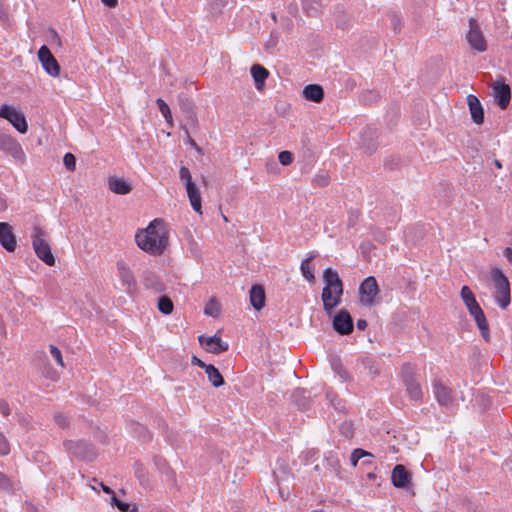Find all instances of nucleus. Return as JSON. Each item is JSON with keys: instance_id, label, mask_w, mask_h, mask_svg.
Instances as JSON below:
<instances>
[{"instance_id": "c03bdc74", "label": "nucleus", "mask_w": 512, "mask_h": 512, "mask_svg": "<svg viewBox=\"0 0 512 512\" xmlns=\"http://www.w3.org/2000/svg\"><path fill=\"white\" fill-rule=\"evenodd\" d=\"M55 421L57 422V424L61 427H65L67 424H68V419L65 415L63 414H57L55 415Z\"/></svg>"}, {"instance_id": "6e6d98bb", "label": "nucleus", "mask_w": 512, "mask_h": 512, "mask_svg": "<svg viewBox=\"0 0 512 512\" xmlns=\"http://www.w3.org/2000/svg\"><path fill=\"white\" fill-rule=\"evenodd\" d=\"M189 144L193 146L198 152H200V148L197 146L196 142L193 139L189 138Z\"/></svg>"}, {"instance_id": "bb28decb", "label": "nucleus", "mask_w": 512, "mask_h": 512, "mask_svg": "<svg viewBox=\"0 0 512 512\" xmlns=\"http://www.w3.org/2000/svg\"><path fill=\"white\" fill-rule=\"evenodd\" d=\"M466 40L471 49L477 52H484L487 49V42L483 34H466Z\"/></svg>"}, {"instance_id": "c9c22d12", "label": "nucleus", "mask_w": 512, "mask_h": 512, "mask_svg": "<svg viewBox=\"0 0 512 512\" xmlns=\"http://www.w3.org/2000/svg\"><path fill=\"white\" fill-rule=\"evenodd\" d=\"M179 177H180L181 181L184 183L185 187L191 186L192 184H194V182L192 181L191 173H190L189 169L185 166H182L180 168Z\"/></svg>"}, {"instance_id": "c756f323", "label": "nucleus", "mask_w": 512, "mask_h": 512, "mask_svg": "<svg viewBox=\"0 0 512 512\" xmlns=\"http://www.w3.org/2000/svg\"><path fill=\"white\" fill-rule=\"evenodd\" d=\"M156 104L168 126L173 127V117L168 104L162 98H158Z\"/></svg>"}, {"instance_id": "a878e982", "label": "nucleus", "mask_w": 512, "mask_h": 512, "mask_svg": "<svg viewBox=\"0 0 512 512\" xmlns=\"http://www.w3.org/2000/svg\"><path fill=\"white\" fill-rule=\"evenodd\" d=\"M303 12L311 17L318 16L322 11V0H301Z\"/></svg>"}, {"instance_id": "e2e57ef3", "label": "nucleus", "mask_w": 512, "mask_h": 512, "mask_svg": "<svg viewBox=\"0 0 512 512\" xmlns=\"http://www.w3.org/2000/svg\"><path fill=\"white\" fill-rule=\"evenodd\" d=\"M354 221H355V218H352V217H351V218L349 219V224H353V223H354Z\"/></svg>"}, {"instance_id": "79ce46f5", "label": "nucleus", "mask_w": 512, "mask_h": 512, "mask_svg": "<svg viewBox=\"0 0 512 512\" xmlns=\"http://www.w3.org/2000/svg\"><path fill=\"white\" fill-rule=\"evenodd\" d=\"M278 43V37L276 34H270L269 39L266 41L265 46L268 50H273Z\"/></svg>"}, {"instance_id": "f3484780", "label": "nucleus", "mask_w": 512, "mask_h": 512, "mask_svg": "<svg viewBox=\"0 0 512 512\" xmlns=\"http://www.w3.org/2000/svg\"><path fill=\"white\" fill-rule=\"evenodd\" d=\"M434 395L441 406H450L453 403L452 390L440 381L433 383Z\"/></svg>"}, {"instance_id": "8fccbe9b", "label": "nucleus", "mask_w": 512, "mask_h": 512, "mask_svg": "<svg viewBox=\"0 0 512 512\" xmlns=\"http://www.w3.org/2000/svg\"><path fill=\"white\" fill-rule=\"evenodd\" d=\"M7 208V203L2 194H0V212L4 211Z\"/></svg>"}, {"instance_id": "9b49d317", "label": "nucleus", "mask_w": 512, "mask_h": 512, "mask_svg": "<svg viewBox=\"0 0 512 512\" xmlns=\"http://www.w3.org/2000/svg\"><path fill=\"white\" fill-rule=\"evenodd\" d=\"M198 340L200 345L209 353L220 354L229 348V344L222 341L219 333L212 336L201 335Z\"/></svg>"}, {"instance_id": "b1692460", "label": "nucleus", "mask_w": 512, "mask_h": 512, "mask_svg": "<svg viewBox=\"0 0 512 512\" xmlns=\"http://www.w3.org/2000/svg\"><path fill=\"white\" fill-rule=\"evenodd\" d=\"M302 94L305 99L319 103L323 100L324 91L318 84H309L304 87Z\"/></svg>"}, {"instance_id": "e433bc0d", "label": "nucleus", "mask_w": 512, "mask_h": 512, "mask_svg": "<svg viewBox=\"0 0 512 512\" xmlns=\"http://www.w3.org/2000/svg\"><path fill=\"white\" fill-rule=\"evenodd\" d=\"M49 350H50V353H51L52 357L57 362V364L61 368H64L65 364H64V361H63V357H62L61 351L56 346H54V345H50L49 346Z\"/></svg>"}, {"instance_id": "393cba45", "label": "nucleus", "mask_w": 512, "mask_h": 512, "mask_svg": "<svg viewBox=\"0 0 512 512\" xmlns=\"http://www.w3.org/2000/svg\"><path fill=\"white\" fill-rule=\"evenodd\" d=\"M186 191L193 210L199 214H202V198L196 184L194 183L191 186H187Z\"/></svg>"}, {"instance_id": "ea45409f", "label": "nucleus", "mask_w": 512, "mask_h": 512, "mask_svg": "<svg viewBox=\"0 0 512 512\" xmlns=\"http://www.w3.org/2000/svg\"><path fill=\"white\" fill-rule=\"evenodd\" d=\"M0 488L6 491H10L13 488L10 478L2 472H0Z\"/></svg>"}, {"instance_id": "7c9ffc66", "label": "nucleus", "mask_w": 512, "mask_h": 512, "mask_svg": "<svg viewBox=\"0 0 512 512\" xmlns=\"http://www.w3.org/2000/svg\"><path fill=\"white\" fill-rule=\"evenodd\" d=\"M333 371L341 378L342 381H350L351 377L349 372L345 369L339 359H334L331 362Z\"/></svg>"}, {"instance_id": "2eb2a0df", "label": "nucleus", "mask_w": 512, "mask_h": 512, "mask_svg": "<svg viewBox=\"0 0 512 512\" xmlns=\"http://www.w3.org/2000/svg\"><path fill=\"white\" fill-rule=\"evenodd\" d=\"M333 328L339 334L346 335L353 330V321L347 311H340L333 319Z\"/></svg>"}, {"instance_id": "ddd939ff", "label": "nucleus", "mask_w": 512, "mask_h": 512, "mask_svg": "<svg viewBox=\"0 0 512 512\" xmlns=\"http://www.w3.org/2000/svg\"><path fill=\"white\" fill-rule=\"evenodd\" d=\"M117 270L122 285L125 287L128 294H133L136 291L137 284L133 272L124 261L117 262Z\"/></svg>"}, {"instance_id": "423d86ee", "label": "nucleus", "mask_w": 512, "mask_h": 512, "mask_svg": "<svg viewBox=\"0 0 512 512\" xmlns=\"http://www.w3.org/2000/svg\"><path fill=\"white\" fill-rule=\"evenodd\" d=\"M0 118L6 119L19 133L25 134L28 130L24 113L15 107L4 104L0 107Z\"/></svg>"}, {"instance_id": "1a4fd4ad", "label": "nucleus", "mask_w": 512, "mask_h": 512, "mask_svg": "<svg viewBox=\"0 0 512 512\" xmlns=\"http://www.w3.org/2000/svg\"><path fill=\"white\" fill-rule=\"evenodd\" d=\"M379 293V288L375 277H367L359 287V299L361 304L371 306Z\"/></svg>"}, {"instance_id": "0e129e2a", "label": "nucleus", "mask_w": 512, "mask_h": 512, "mask_svg": "<svg viewBox=\"0 0 512 512\" xmlns=\"http://www.w3.org/2000/svg\"><path fill=\"white\" fill-rule=\"evenodd\" d=\"M354 221H355V218H352V217H351V218L349 219V224H353V223H354Z\"/></svg>"}, {"instance_id": "052dcab7", "label": "nucleus", "mask_w": 512, "mask_h": 512, "mask_svg": "<svg viewBox=\"0 0 512 512\" xmlns=\"http://www.w3.org/2000/svg\"><path fill=\"white\" fill-rule=\"evenodd\" d=\"M47 377H49L50 379H56L57 378L55 374H51V375L48 374Z\"/></svg>"}, {"instance_id": "09e8293b", "label": "nucleus", "mask_w": 512, "mask_h": 512, "mask_svg": "<svg viewBox=\"0 0 512 512\" xmlns=\"http://www.w3.org/2000/svg\"><path fill=\"white\" fill-rule=\"evenodd\" d=\"M101 2L108 7H115L118 0H101Z\"/></svg>"}, {"instance_id": "6e6552de", "label": "nucleus", "mask_w": 512, "mask_h": 512, "mask_svg": "<svg viewBox=\"0 0 512 512\" xmlns=\"http://www.w3.org/2000/svg\"><path fill=\"white\" fill-rule=\"evenodd\" d=\"M403 383L406 386V390L413 400H420L423 396V391L420 384L416 381L412 367L409 364H405L401 370Z\"/></svg>"}, {"instance_id": "39448f33", "label": "nucleus", "mask_w": 512, "mask_h": 512, "mask_svg": "<svg viewBox=\"0 0 512 512\" xmlns=\"http://www.w3.org/2000/svg\"><path fill=\"white\" fill-rule=\"evenodd\" d=\"M33 249L45 264L53 266L55 264L54 255L51 252L50 245L47 242V235L40 227H34L31 235Z\"/></svg>"}, {"instance_id": "7ed1b4c3", "label": "nucleus", "mask_w": 512, "mask_h": 512, "mask_svg": "<svg viewBox=\"0 0 512 512\" xmlns=\"http://www.w3.org/2000/svg\"><path fill=\"white\" fill-rule=\"evenodd\" d=\"M460 294L470 315L474 317L475 322L478 328L480 329L483 337L486 338L488 335V323L483 310L481 309V307L479 306L478 302L475 299L473 292L468 286H463L461 288Z\"/></svg>"}, {"instance_id": "864d4df0", "label": "nucleus", "mask_w": 512, "mask_h": 512, "mask_svg": "<svg viewBox=\"0 0 512 512\" xmlns=\"http://www.w3.org/2000/svg\"><path fill=\"white\" fill-rule=\"evenodd\" d=\"M289 13L297 17V7L294 5H289L288 7Z\"/></svg>"}, {"instance_id": "f704fd0d", "label": "nucleus", "mask_w": 512, "mask_h": 512, "mask_svg": "<svg viewBox=\"0 0 512 512\" xmlns=\"http://www.w3.org/2000/svg\"><path fill=\"white\" fill-rule=\"evenodd\" d=\"M220 312L219 303L215 299L209 300V302L205 305L204 313L207 316L217 317Z\"/></svg>"}, {"instance_id": "a211bd4d", "label": "nucleus", "mask_w": 512, "mask_h": 512, "mask_svg": "<svg viewBox=\"0 0 512 512\" xmlns=\"http://www.w3.org/2000/svg\"><path fill=\"white\" fill-rule=\"evenodd\" d=\"M0 244L9 252L15 250L16 239L8 223H0Z\"/></svg>"}, {"instance_id": "603ef678", "label": "nucleus", "mask_w": 512, "mask_h": 512, "mask_svg": "<svg viewBox=\"0 0 512 512\" xmlns=\"http://www.w3.org/2000/svg\"><path fill=\"white\" fill-rule=\"evenodd\" d=\"M504 254L507 257L508 261L512 263V249L506 248Z\"/></svg>"}, {"instance_id": "473e14b6", "label": "nucleus", "mask_w": 512, "mask_h": 512, "mask_svg": "<svg viewBox=\"0 0 512 512\" xmlns=\"http://www.w3.org/2000/svg\"><path fill=\"white\" fill-rule=\"evenodd\" d=\"M224 7V0H212L209 2L207 9L211 16L214 18L222 12Z\"/></svg>"}, {"instance_id": "aec40b11", "label": "nucleus", "mask_w": 512, "mask_h": 512, "mask_svg": "<svg viewBox=\"0 0 512 512\" xmlns=\"http://www.w3.org/2000/svg\"><path fill=\"white\" fill-rule=\"evenodd\" d=\"M467 103L473 122L476 124H482L484 121V112L479 99L475 95L469 94L467 97Z\"/></svg>"}, {"instance_id": "72a5a7b5", "label": "nucleus", "mask_w": 512, "mask_h": 512, "mask_svg": "<svg viewBox=\"0 0 512 512\" xmlns=\"http://www.w3.org/2000/svg\"><path fill=\"white\" fill-rule=\"evenodd\" d=\"M364 457H372V454L368 451H365L360 448H356L352 451L350 456V462L352 466L356 467L358 464V461Z\"/></svg>"}, {"instance_id": "cd10ccee", "label": "nucleus", "mask_w": 512, "mask_h": 512, "mask_svg": "<svg viewBox=\"0 0 512 512\" xmlns=\"http://www.w3.org/2000/svg\"><path fill=\"white\" fill-rule=\"evenodd\" d=\"M314 256H310L305 258L300 265V270L302 273V276L310 283L315 282V275H314V269L311 266V261Z\"/></svg>"}, {"instance_id": "20e7f679", "label": "nucleus", "mask_w": 512, "mask_h": 512, "mask_svg": "<svg viewBox=\"0 0 512 512\" xmlns=\"http://www.w3.org/2000/svg\"><path fill=\"white\" fill-rule=\"evenodd\" d=\"M491 278L495 289V301L502 309H506L511 302L509 281L503 271L498 267L491 269Z\"/></svg>"}, {"instance_id": "3c124183", "label": "nucleus", "mask_w": 512, "mask_h": 512, "mask_svg": "<svg viewBox=\"0 0 512 512\" xmlns=\"http://www.w3.org/2000/svg\"><path fill=\"white\" fill-rule=\"evenodd\" d=\"M367 327V322L363 319L357 321V328L360 330H364Z\"/></svg>"}, {"instance_id": "f257e3e1", "label": "nucleus", "mask_w": 512, "mask_h": 512, "mask_svg": "<svg viewBox=\"0 0 512 512\" xmlns=\"http://www.w3.org/2000/svg\"><path fill=\"white\" fill-rule=\"evenodd\" d=\"M135 242L142 251L150 255L163 254L169 242L166 223L159 218L152 220L146 228L137 230Z\"/></svg>"}, {"instance_id": "5701e85b", "label": "nucleus", "mask_w": 512, "mask_h": 512, "mask_svg": "<svg viewBox=\"0 0 512 512\" xmlns=\"http://www.w3.org/2000/svg\"><path fill=\"white\" fill-rule=\"evenodd\" d=\"M257 90H262L266 79L269 76L268 70L259 64H254L250 69Z\"/></svg>"}, {"instance_id": "9d476101", "label": "nucleus", "mask_w": 512, "mask_h": 512, "mask_svg": "<svg viewBox=\"0 0 512 512\" xmlns=\"http://www.w3.org/2000/svg\"><path fill=\"white\" fill-rule=\"evenodd\" d=\"M38 60L46 73L52 77L59 76L60 66L47 46L43 45L40 47L38 51Z\"/></svg>"}, {"instance_id": "412c9836", "label": "nucleus", "mask_w": 512, "mask_h": 512, "mask_svg": "<svg viewBox=\"0 0 512 512\" xmlns=\"http://www.w3.org/2000/svg\"><path fill=\"white\" fill-rule=\"evenodd\" d=\"M108 188L115 194L126 195L131 192L132 186L123 178L111 176L108 178Z\"/></svg>"}, {"instance_id": "2f4dec72", "label": "nucleus", "mask_w": 512, "mask_h": 512, "mask_svg": "<svg viewBox=\"0 0 512 512\" xmlns=\"http://www.w3.org/2000/svg\"><path fill=\"white\" fill-rule=\"evenodd\" d=\"M173 302L167 296H161L158 300V309L165 315H169L173 311Z\"/></svg>"}, {"instance_id": "4c0bfd02", "label": "nucleus", "mask_w": 512, "mask_h": 512, "mask_svg": "<svg viewBox=\"0 0 512 512\" xmlns=\"http://www.w3.org/2000/svg\"><path fill=\"white\" fill-rule=\"evenodd\" d=\"M63 163L69 171H74L76 168V158L71 153H66L64 155Z\"/></svg>"}, {"instance_id": "a18cd8bd", "label": "nucleus", "mask_w": 512, "mask_h": 512, "mask_svg": "<svg viewBox=\"0 0 512 512\" xmlns=\"http://www.w3.org/2000/svg\"><path fill=\"white\" fill-rule=\"evenodd\" d=\"M342 17H343V19L337 20L336 26L340 30H345L348 28V20L345 15H343Z\"/></svg>"}, {"instance_id": "6ab92c4d", "label": "nucleus", "mask_w": 512, "mask_h": 512, "mask_svg": "<svg viewBox=\"0 0 512 512\" xmlns=\"http://www.w3.org/2000/svg\"><path fill=\"white\" fill-rule=\"evenodd\" d=\"M392 483L397 488H406L411 482V475L403 465H396L391 475Z\"/></svg>"}, {"instance_id": "4468645a", "label": "nucleus", "mask_w": 512, "mask_h": 512, "mask_svg": "<svg viewBox=\"0 0 512 512\" xmlns=\"http://www.w3.org/2000/svg\"><path fill=\"white\" fill-rule=\"evenodd\" d=\"M492 95L501 109H506L510 103L511 90L504 82L496 81L492 84Z\"/></svg>"}, {"instance_id": "bf43d9fd", "label": "nucleus", "mask_w": 512, "mask_h": 512, "mask_svg": "<svg viewBox=\"0 0 512 512\" xmlns=\"http://www.w3.org/2000/svg\"><path fill=\"white\" fill-rule=\"evenodd\" d=\"M495 165L497 166V168H502V165L498 160L495 161Z\"/></svg>"}, {"instance_id": "4d7b16f0", "label": "nucleus", "mask_w": 512, "mask_h": 512, "mask_svg": "<svg viewBox=\"0 0 512 512\" xmlns=\"http://www.w3.org/2000/svg\"><path fill=\"white\" fill-rule=\"evenodd\" d=\"M320 184L321 185H326L327 184V179L325 177H322L321 180H320Z\"/></svg>"}, {"instance_id": "13d9d810", "label": "nucleus", "mask_w": 512, "mask_h": 512, "mask_svg": "<svg viewBox=\"0 0 512 512\" xmlns=\"http://www.w3.org/2000/svg\"><path fill=\"white\" fill-rule=\"evenodd\" d=\"M280 496L283 500H286L288 498V494L285 495V493H283L282 491H280Z\"/></svg>"}, {"instance_id": "58836bf2", "label": "nucleus", "mask_w": 512, "mask_h": 512, "mask_svg": "<svg viewBox=\"0 0 512 512\" xmlns=\"http://www.w3.org/2000/svg\"><path fill=\"white\" fill-rule=\"evenodd\" d=\"M278 159L282 165L287 166L292 163L293 155L289 151H281L278 155Z\"/></svg>"}, {"instance_id": "a19ab883", "label": "nucleus", "mask_w": 512, "mask_h": 512, "mask_svg": "<svg viewBox=\"0 0 512 512\" xmlns=\"http://www.w3.org/2000/svg\"><path fill=\"white\" fill-rule=\"evenodd\" d=\"M10 452V445L6 437L0 433V455L5 456Z\"/></svg>"}, {"instance_id": "de8ad7c7", "label": "nucleus", "mask_w": 512, "mask_h": 512, "mask_svg": "<svg viewBox=\"0 0 512 512\" xmlns=\"http://www.w3.org/2000/svg\"><path fill=\"white\" fill-rule=\"evenodd\" d=\"M192 363H193L194 365H197V366H199V367L203 368L204 370H206V369H207V366L209 365V364L204 363L203 361H201V360H200V359H198L197 357H193V359H192Z\"/></svg>"}, {"instance_id": "0eeeda50", "label": "nucleus", "mask_w": 512, "mask_h": 512, "mask_svg": "<svg viewBox=\"0 0 512 512\" xmlns=\"http://www.w3.org/2000/svg\"><path fill=\"white\" fill-rule=\"evenodd\" d=\"M0 150L10 155L19 163H24L26 156L19 142L7 134L0 135Z\"/></svg>"}, {"instance_id": "37998d69", "label": "nucleus", "mask_w": 512, "mask_h": 512, "mask_svg": "<svg viewBox=\"0 0 512 512\" xmlns=\"http://www.w3.org/2000/svg\"><path fill=\"white\" fill-rule=\"evenodd\" d=\"M112 503L115 504L123 512H125L129 509V504L119 501L115 497V495L112 496Z\"/></svg>"}, {"instance_id": "f8f14e48", "label": "nucleus", "mask_w": 512, "mask_h": 512, "mask_svg": "<svg viewBox=\"0 0 512 512\" xmlns=\"http://www.w3.org/2000/svg\"><path fill=\"white\" fill-rule=\"evenodd\" d=\"M65 449L75 457L91 460L95 453L93 447L85 441H66L64 443Z\"/></svg>"}, {"instance_id": "5fc2aeb1", "label": "nucleus", "mask_w": 512, "mask_h": 512, "mask_svg": "<svg viewBox=\"0 0 512 512\" xmlns=\"http://www.w3.org/2000/svg\"><path fill=\"white\" fill-rule=\"evenodd\" d=\"M100 485L105 493L114 495L113 491L108 486L104 485L103 483Z\"/></svg>"}, {"instance_id": "f03ea898", "label": "nucleus", "mask_w": 512, "mask_h": 512, "mask_svg": "<svg viewBox=\"0 0 512 512\" xmlns=\"http://www.w3.org/2000/svg\"><path fill=\"white\" fill-rule=\"evenodd\" d=\"M324 287L322 289L321 299L323 308L331 314L342 300L343 296V283L337 273L332 268H326L323 272Z\"/></svg>"}, {"instance_id": "dca6fc26", "label": "nucleus", "mask_w": 512, "mask_h": 512, "mask_svg": "<svg viewBox=\"0 0 512 512\" xmlns=\"http://www.w3.org/2000/svg\"><path fill=\"white\" fill-rule=\"evenodd\" d=\"M357 369L372 378L377 377L380 374L379 363L370 357L359 358L356 362Z\"/></svg>"}, {"instance_id": "4be33fe9", "label": "nucleus", "mask_w": 512, "mask_h": 512, "mask_svg": "<svg viewBox=\"0 0 512 512\" xmlns=\"http://www.w3.org/2000/svg\"><path fill=\"white\" fill-rule=\"evenodd\" d=\"M249 299L252 307L259 311L265 305V291L260 285H253L249 292Z\"/></svg>"}, {"instance_id": "680f3d73", "label": "nucleus", "mask_w": 512, "mask_h": 512, "mask_svg": "<svg viewBox=\"0 0 512 512\" xmlns=\"http://www.w3.org/2000/svg\"><path fill=\"white\" fill-rule=\"evenodd\" d=\"M271 18H272V20H273L274 22H276V16H275V14H274V13H272V14H271Z\"/></svg>"}, {"instance_id": "c85d7f7f", "label": "nucleus", "mask_w": 512, "mask_h": 512, "mask_svg": "<svg viewBox=\"0 0 512 512\" xmlns=\"http://www.w3.org/2000/svg\"><path fill=\"white\" fill-rule=\"evenodd\" d=\"M205 372L208 376L210 383L214 387H220L224 384V379H223L222 375L220 374L219 370L214 365L209 364L207 366V369L205 370Z\"/></svg>"}, {"instance_id": "49530a36", "label": "nucleus", "mask_w": 512, "mask_h": 512, "mask_svg": "<svg viewBox=\"0 0 512 512\" xmlns=\"http://www.w3.org/2000/svg\"><path fill=\"white\" fill-rule=\"evenodd\" d=\"M0 413L5 416L9 415V413H10L8 404L4 400H1V399H0Z\"/></svg>"}]
</instances>
